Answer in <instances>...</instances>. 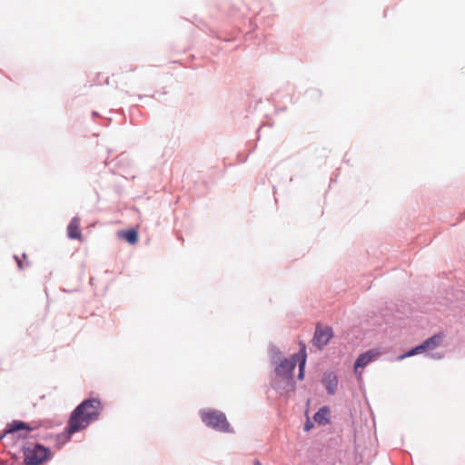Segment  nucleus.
Returning <instances> with one entry per match:
<instances>
[{"label":"nucleus","mask_w":465,"mask_h":465,"mask_svg":"<svg viewBox=\"0 0 465 465\" xmlns=\"http://www.w3.org/2000/svg\"><path fill=\"white\" fill-rule=\"evenodd\" d=\"M67 234L70 239L82 240V232L80 228V219L74 217L67 226Z\"/></svg>","instance_id":"1a4fd4ad"},{"label":"nucleus","mask_w":465,"mask_h":465,"mask_svg":"<svg viewBox=\"0 0 465 465\" xmlns=\"http://www.w3.org/2000/svg\"><path fill=\"white\" fill-rule=\"evenodd\" d=\"M16 261H17L18 267H19L20 269H22V268H23V267H22V262H21L18 258H16Z\"/></svg>","instance_id":"dca6fc26"},{"label":"nucleus","mask_w":465,"mask_h":465,"mask_svg":"<svg viewBox=\"0 0 465 465\" xmlns=\"http://www.w3.org/2000/svg\"><path fill=\"white\" fill-rule=\"evenodd\" d=\"M322 382L324 383V385L330 394L332 395L335 393V389L337 386V379H336L335 375H333L332 373H329V374L325 375L322 380Z\"/></svg>","instance_id":"f8f14e48"},{"label":"nucleus","mask_w":465,"mask_h":465,"mask_svg":"<svg viewBox=\"0 0 465 465\" xmlns=\"http://www.w3.org/2000/svg\"><path fill=\"white\" fill-rule=\"evenodd\" d=\"M443 338H444V335L442 333L435 334V335L431 336L430 338L427 339L420 345L412 348L411 350L407 351L405 354L400 355L398 357V360L401 361L407 357H411L415 354L423 352L427 350H434L441 343Z\"/></svg>","instance_id":"20e7f679"},{"label":"nucleus","mask_w":465,"mask_h":465,"mask_svg":"<svg viewBox=\"0 0 465 465\" xmlns=\"http://www.w3.org/2000/svg\"><path fill=\"white\" fill-rule=\"evenodd\" d=\"M20 430H25V432L22 434L23 437H26L27 433L31 430V428L27 423H25L20 420H14L12 423L8 425L7 432L13 433Z\"/></svg>","instance_id":"9d476101"},{"label":"nucleus","mask_w":465,"mask_h":465,"mask_svg":"<svg viewBox=\"0 0 465 465\" xmlns=\"http://www.w3.org/2000/svg\"><path fill=\"white\" fill-rule=\"evenodd\" d=\"M329 413V409L327 407H322L314 414L313 419L315 422H317L320 425L328 424L330 422Z\"/></svg>","instance_id":"9b49d317"},{"label":"nucleus","mask_w":465,"mask_h":465,"mask_svg":"<svg viewBox=\"0 0 465 465\" xmlns=\"http://www.w3.org/2000/svg\"><path fill=\"white\" fill-rule=\"evenodd\" d=\"M300 357H299V360H300V364H299V375H298V378L299 380H303L304 378V369H305V364H306V347L304 344H302V348H301V351H300V353H299Z\"/></svg>","instance_id":"4468645a"},{"label":"nucleus","mask_w":465,"mask_h":465,"mask_svg":"<svg viewBox=\"0 0 465 465\" xmlns=\"http://www.w3.org/2000/svg\"><path fill=\"white\" fill-rule=\"evenodd\" d=\"M254 465H262V463H261L260 461L256 460V461L254 462Z\"/></svg>","instance_id":"f3484780"},{"label":"nucleus","mask_w":465,"mask_h":465,"mask_svg":"<svg viewBox=\"0 0 465 465\" xmlns=\"http://www.w3.org/2000/svg\"><path fill=\"white\" fill-rule=\"evenodd\" d=\"M379 355L380 352L375 350H371L366 351L365 353L361 354L355 361V371H357L359 368H364L367 364H369L373 359H375Z\"/></svg>","instance_id":"6e6552de"},{"label":"nucleus","mask_w":465,"mask_h":465,"mask_svg":"<svg viewBox=\"0 0 465 465\" xmlns=\"http://www.w3.org/2000/svg\"><path fill=\"white\" fill-rule=\"evenodd\" d=\"M2 439V437H0V440Z\"/></svg>","instance_id":"a211bd4d"},{"label":"nucleus","mask_w":465,"mask_h":465,"mask_svg":"<svg viewBox=\"0 0 465 465\" xmlns=\"http://www.w3.org/2000/svg\"><path fill=\"white\" fill-rule=\"evenodd\" d=\"M97 419L94 418V412L93 413H86L85 411H83L79 412L78 415L75 416V410L72 412L70 419L68 420V427L67 431L70 435L80 431L86 427L89 426V424L96 420Z\"/></svg>","instance_id":"f03ea898"},{"label":"nucleus","mask_w":465,"mask_h":465,"mask_svg":"<svg viewBox=\"0 0 465 465\" xmlns=\"http://www.w3.org/2000/svg\"><path fill=\"white\" fill-rule=\"evenodd\" d=\"M299 353L294 354L290 359H283L275 368V372L278 376L289 379L292 376V371L295 369L299 360Z\"/></svg>","instance_id":"423d86ee"},{"label":"nucleus","mask_w":465,"mask_h":465,"mask_svg":"<svg viewBox=\"0 0 465 465\" xmlns=\"http://www.w3.org/2000/svg\"><path fill=\"white\" fill-rule=\"evenodd\" d=\"M119 236L122 239H124L127 242L131 244H135L138 241V233L135 230L131 229L127 231L119 232Z\"/></svg>","instance_id":"ddd939ff"},{"label":"nucleus","mask_w":465,"mask_h":465,"mask_svg":"<svg viewBox=\"0 0 465 465\" xmlns=\"http://www.w3.org/2000/svg\"><path fill=\"white\" fill-rule=\"evenodd\" d=\"M312 427V424L310 421H307L304 427L305 430H309Z\"/></svg>","instance_id":"2eb2a0df"},{"label":"nucleus","mask_w":465,"mask_h":465,"mask_svg":"<svg viewBox=\"0 0 465 465\" xmlns=\"http://www.w3.org/2000/svg\"><path fill=\"white\" fill-rule=\"evenodd\" d=\"M333 336V331L331 327L317 325L312 339V343L318 349H323Z\"/></svg>","instance_id":"39448f33"},{"label":"nucleus","mask_w":465,"mask_h":465,"mask_svg":"<svg viewBox=\"0 0 465 465\" xmlns=\"http://www.w3.org/2000/svg\"><path fill=\"white\" fill-rule=\"evenodd\" d=\"M83 411H85L86 413L94 412V418L98 419L102 411L101 401L98 399H88L84 401L75 408V416Z\"/></svg>","instance_id":"0eeeda50"},{"label":"nucleus","mask_w":465,"mask_h":465,"mask_svg":"<svg viewBox=\"0 0 465 465\" xmlns=\"http://www.w3.org/2000/svg\"><path fill=\"white\" fill-rule=\"evenodd\" d=\"M50 451L42 445L35 444L25 448V462L28 465H39L49 458Z\"/></svg>","instance_id":"7ed1b4c3"},{"label":"nucleus","mask_w":465,"mask_h":465,"mask_svg":"<svg viewBox=\"0 0 465 465\" xmlns=\"http://www.w3.org/2000/svg\"><path fill=\"white\" fill-rule=\"evenodd\" d=\"M203 422L216 430L222 432H232L226 416L220 411L207 410L201 412Z\"/></svg>","instance_id":"f257e3e1"}]
</instances>
